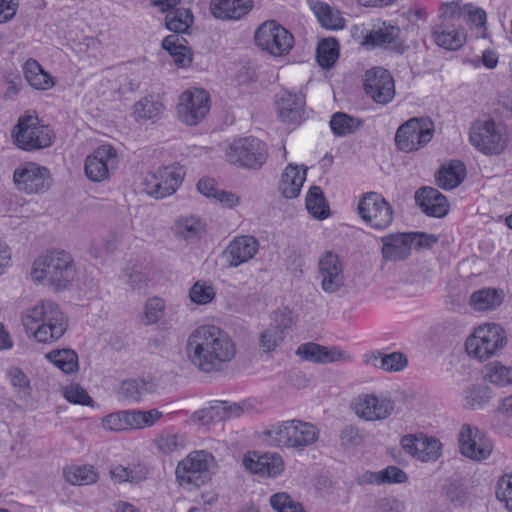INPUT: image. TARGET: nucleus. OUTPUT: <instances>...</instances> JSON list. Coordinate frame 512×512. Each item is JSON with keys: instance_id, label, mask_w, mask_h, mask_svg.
<instances>
[{"instance_id": "5", "label": "nucleus", "mask_w": 512, "mask_h": 512, "mask_svg": "<svg viewBox=\"0 0 512 512\" xmlns=\"http://www.w3.org/2000/svg\"><path fill=\"white\" fill-rule=\"evenodd\" d=\"M217 464L214 456L204 450L190 452L175 470L180 486L187 490L197 489L210 481Z\"/></svg>"}, {"instance_id": "30", "label": "nucleus", "mask_w": 512, "mask_h": 512, "mask_svg": "<svg viewBox=\"0 0 512 512\" xmlns=\"http://www.w3.org/2000/svg\"><path fill=\"white\" fill-rule=\"evenodd\" d=\"M382 255L386 261H402L411 254L410 233L391 234L382 238Z\"/></svg>"}, {"instance_id": "42", "label": "nucleus", "mask_w": 512, "mask_h": 512, "mask_svg": "<svg viewBox=\"0 0 512 512\" xmlns=\"http://www.w3.org/2000/svg\"><path fill=\"white\" fill-rule=\"evenodd\" d=\"M67 482L72 485H91L98 481V473L91 465H72L63 470Z\"/></svg>"}, {"instance_id": "45", "label": "nucleus", "mask_w": 512, "mask_h": 512, "mask_svg": "<svg viewBox=\"0 0 512 512\" xmlns=\"http://www.w3.org/2000/svg\"><path fill=\"white\" fill-rule=\"evenodd\" d=\"M306 209L317 219H325L328 217L329 208L320 187L312 186L307 192Z\"/></svg>"}, {"instance_id": "15", "label": "nucleus", "mask_w": 512, "mask_h": 512, "mask_svg": "<svg viewBox=\"0 0 512 512\" xmlns=\"http://www.w3.org/2000/svg\"><path fill=\"white\" fill-rule=\"evenodd\" d=\"M210 97L202 89L186 90L180 96L177 106L178 117L186 125L199 124L209 113Z\"/></svg>"}, {"instance_id": "18", "label": "nucleus", "mask_w": 512, "mask_h": 512, "mask_svg": "<svg viewBox=\"0 0 512 512\" xmlns=\"http://www.w3.org/2000/svg\"><path fill=\"white\" fill-rule=\"evenodd\" d=\"M318 278L324 292L333 294L345 284L344 263L333 251L324 252L318 260Z\"/></svg>"}, {"instance_id": "38", "label": "nucleus", "mask_w": 512, "mask_h": 512, "mask_svg": "<svg viewBox=\"0 0 512 512\" xmlns=\"http://www.w3.org/2000/svg\"><path fill=\"white\" fill-rule=\"evenodd\" d=\"M153 383L145 379H127L121 382L118 395L129 402H139L142 397L153 391Z\"/></svg>"}, {"instance_id": "4", "label": "nucleus", "mask_w": 512, "mask_h": 512, "mask_svg": "<svg viewBox=\"0 0 512 512\" xmlns=\"http://www.w3.org/2000/svg\"><path fill=\"white\" fill-rule=\"evenodd\" d=\"M31 277L36 282L64 289L74 277L73 259L65 251H50L34 261Z\"/></svg>"}, {"instance_id": "43", "label": "nucleus", "mask_w": 512, "mask_h": 512, "mask_svg": "<svg viewBox=\"0 0 512 512\" xmlns=\"http://www.w3.org/2000/svg\"><path fill=\"white\" fill-rule=\"evenodd\" d=\"M133 108L135 120L137 122H145L157 118L165 107L154 96H146L137 101Z\"/></svg>"}, {"instance_id": "39", "label": "nucleus", "mask_w": 512, "mask_h": 512, "mask_svg": "<svg viewBox=\"0 0 512 512\" xmlns=\"http://www.w3.org/2000/svg\"><path fill=\"white\" fill-rule=\"evenodd\" d=\"M175 233L185 240L201 238L206 231L205 222L194 215L184 216L175 222Z\"/></svg>"}, {"instance_id": "8", "label": "nucleus", "mask_w": 512, "mask_h": 512, "mask_svg": "<svg viewBox=\"0 0 512 512\" xmlns=\"http://www.w3.org/2000/svg\"><path fill=\"white\" fill-rule=\"evenodd\" d=\"M227 161L237 167L259 170L268 159L266 143L258 138L245 137L233 141L226 152Z\"/></svg>"}, {"instance_id": "27", "label": "nucleus", "mask_w": 512, "mask_h": 512, "mask_svg": "<svg viewBox=\"0 0 512 512\" xmlns=\"http://www.w3.org/2000/svg\"><path fill=\"white\" fill-rule=\"evenodd\" d=\"M275 322L259 334V346L266 353L274 351L283 341L284 330L291 323L290 312L284 310L276 313Z\"/></svg>"}, {"instance_id": "47", "label": "nucleus", "mask_w": 512, "mask_h": 512, "mask_svg": "<svg viewBox=\"0 0 512 512\" xmlns=\"http://www.w3.org/2000/svg\"><path fill=\"white\" fill-rule=\"evenodd\" d=\"M193 23V15L189 9L178 8L169 12L165 17V25L168 30L177 33L186 32Z\"/></svg>"}, {"instance_id": "32", "label": "nucleus", "mask_w": 512, "mask_h": 512, "mask_svg": "<svg viewBox=\"0 0 512 512\" xmlns=\"http://www.w3.org/2000/svg\"><path fill=\"white\" fill-rule=\"evenodd\" d=\"M305 180L306 169L300 171L298 165L289 164L284 169L279 182L281 195L286 199L298 197Z\"/></svg>"}, {"instance_id": "35", "label": "nucleus", "mask_w": 512, "mask_h": 512, "mask_svg": "<svg viewBox=\"0 0 512 512\" xmlns=\"http://www.w3.org/2000/svg\"><path fill=\"white\" fill-rule=\"evenodd\" d=\"M433 38L436 44L447 50H456L464 42V34L458 31L454 26L447 23L436 25L433 29Z\"/></svg>"}, {"instance_id": "10", "label": "nucleus", "mask_w": 512, "mask_h": 512, "mask_svg": "<svg viewBox=\"0 0 512 512\" xmlns=\"http://www.w3.org/2000/svg\"><path fill=\"white\" fill-rule=\"evenodd\" d=\"M256 45L273 56H283L290 52L294 44L293 35L276 21L261 24L254 35Z\"/></svg>"}, {"instance_id": "61", "label": "nucleus", "mask_w": 512, "mask_h": 512, "mask_svg": "<svg viewBox=\"0 0 512 512\" xmlns=\"http://www.w3.org/2000/svg\"><path fill=\"white\" fill-rule=\"evenodd\" d=\"M467 403L476 408L487 402L489 399L488 390L483 387H472L468 390Z\"/></svg>"}, {"instance_id": "16", "label": "nucleus", "mask_w": 512, "mask_h": 512, "mask_svg": "<svg viewBox=\"0 0 512 512\" xmlns=\"http://www.w3.org/2000/svg\"><path fill=\"white\" fill-rule=\"evenodd\" d=\"M458 441L461 454L474 461L487 459L493 451L491 439L469 424L462 425Z\"/></svg>"}, {"instance_id": "54", "label": "nucleus", "mask_w": 512, "mask_h": 512, "mask_svg": "<svg viewBox=\"0 0 512 512\" xmlns=\"http://www.w3.org/2000/svg\"><path fill=\"white\" fill-rule=\"evenodd\" d=\"M270 505L277 512H306L303 506L286 493H276L270 497Z\"/></svg>"}, {"instance_id": "31", "label": "nucleus", "mask_w": 512, "mask_h": 512, "mask_svg": "<svg viewBox=\"0 0 512 512\" xmlns=\"http://www.w3.org/2000/svg\"><path fill=\"white\" fill-rule=\"evenodd\" d=\"M241 411V407L235 403L229 404L228 402L220 401L215 405L195 411L192 419L198 424L205 426L217 421H223L232 416H239Z\"/></svg>"}, {"instance_id": "7", "label": "nucleus", "mask_w": 512, "mask_h": 512, "mask_svg": "<svg viewBox=\"0 0 512 512\" xmlns=\"http://www.w3.org/2000/svg\"><path fill=\"white\" fill-rule=\"evenodd\" d=\"M352 37L360 40L361 45L371 48H381L402 54L406 46L400 38L401 30L398 26L388 22H379L372 29H366L364 25H355Z\"/></svg>"}, {"instance_id": "29", "label": "nucleus", "mask_w": 512, "mask_h": 512, "mask_svg": "<svg viewBox=\"0 0 512 512\" xmlns=\"http://www.w3.org/2000/svg\"><path fill=\"white\" fill-rule=\"evenodd\" d=\"M253 7L252 0H211L210 12L220 20H239Z\"/></svg>"}, {"instance_id": "36", "label": "nucleus", "mask_w": 512, "mask_h": 512, "mask_svg": "<svg viewBox=\"0 0 512 512\" xmlns=\"http://www.w3.org/2000/svg\"><path fill=\"white\" fill-rule=\"evenodd\" d=\"M23 73L27 82L37 90H48L54 86L51 75L34 59L25 62Z\"/></svg>"}, {"instance_id": "63", "label": "nucleus", "mask_w": 512, "mask_h": 512, "mask_svg": "<svg viewBox=\"0 0 512 512\" xmlns=\"http://www.w3.org/2000/svg\"><path fill=\"white\" fill-rule=\"evenodd\" d=\"M412 237V245L415 244L417 248H430L438 242V237L434 234H427L423 232H410Z\"/></svg>"}, {"instance_id": "34", "label": "nucleus", "mask_w": 512, "mask_h": 512, "mask_svg": "<svg viewBox=\"0 0 512 512\" xmlns=\"http://www.w3.org/2000/svg\"><path fill=\"white\" fill-rule=\"evenodd\" d=\"M503 292L495 288H481L470 295L469 304L476 311L494 310L503 302Z\"/></svg>"}, {"instance_id": "60", "label": "nucleus", "mask_w": 512, "mask_h": 512, "mask_svg": "<svg viewBox=\"0 0 512 512\" xmlns=\"http://www.w3.org/2000/svg\"><path fill=\"white\" fill-rule=\"evenodd\" d=\"M340 441L341 445L346 448L355 447L362 443V437L357 428L347 426L341 431Z\"/></svg>"}, {"instance_id": "3", "label": "nucleus", "mask_w": 512, "mask_h": 512, "mask_svg": "<svg viewBox=\"0 0 512 512\" xmlns=\"http://www.w3.org/2000/svg\"><path fill=\"white\" fill-rule=\"evenodd\" d=\"M319 430L311 423L299 419L277 422L262 432L263 440L270 446L303 450L314 444Z\"/></svg>"}, {"instance_id": "44", "label": "nucleus", "mask_w": 512, "mask_h": 512, "mask_svg": "<svg viewBox=\"0 0 512 512\" xmlns=\"http://www.w3.org/2000/svg\"><path fill=\"white\" fill-rule=\"evenodd\" d=\"M110 476L116 483H138L146 478L147 469L140 464L132 467L116 465L110 469Z\"/></svg>"}, {"instance_id": "6", "label": "nucleus", "mask_w": 512, "mask_h": 512, "mask_svg": "<svg viewBox=\"0 0 512 512\" xmlns=\"http://www.w3.org/2000/svg\"><path fill=\"white\" fill-rule=\"evenodd\" d=\"M13 136L17 147L25 151L49 147L54 139L52 129L42 124L35 112H28L19 117Z\"/></svg>"}, {"instance_id": "12", "label": "nucleus", "mask_w": 512, "mask_h": 512, "mask_svg": "<svg viewBox=\"0 0 512 512\" xmlns=\"http://www.w3.org/2000/svg\"><path fill=\"white\" fill-rule=\"evenodd\" d=\"M357 211L361 219L373 229H386L393 221L392 206L377 192L364 193L358 202Z\"/></svg>"}, {"instance_id": "56", "label": "nucleus", "mask_w": 512, "mask_h": 512, "mask_svg": "<svg viewBox=\"0 0 512 512\" xmlns=\"http://www.w3.org/2000/svg\"><path fill=\"white\" fill-rule=\"evenodd\" d=\"M408 365L407 356L402 352H392L384 354L381 360L380 368L387 372H398Z\"/></svg>"}, {"instance_id": "22", "label": "nucleus", "mask_w": 512, "mask_h": 512, "mask_svg": "<svg viewBox=\"0 0 512 512\" xmlns=\"http://www.w3.org/2000/svg\"><path fill=\"white\" fill-rule=\"evenodd\" d=\"M117 157L116 150L111 145H101L85 160V174L94 182H101L109 176V165Z\"/></svg>"}, {"instance_id": "52", "label": "nucleus", "mask_w": 512, "mask_h": 512, "mask_svg": "<svg viewBox=\"0 0 512 512\" xmlns=\"http://www.w3.org/2000/svg\"><path fill=\"white\" fill-rule=\"evenodd\" d=\"M486 378L497 386L512 384V367L504 366L499 362L492 363L488 367Z\"/></svg>"}, {"instance_id": "25", "label": "nucleus", "mask_w": 512, "mask_h": 512, "mask_svg": "<svg viewBox=\"0 0 512 512\" xmlns=\"http://www.w3.org/2000/svg\"><path fill=\"white\" fill-rule=\"evenodd\" d=\"M415 200L428 216L442 218L449 211L446 197L433 187H422L415 194Z\"/></svg>"}, {"instance_id": "57", "label": "nucleus", "mask_w": 512, "mask_h": 512, "mask_svg": "<svg viewBox=\"0 0 512 512\" xmlns=\"http://www.w3.org/2000/svg\"><path fill=\"white\" fill-rule=\"evenodd\" d=\"M102 427L111 432H121L127 430L125 411H117L103 417Z\"/></svg>"}, {"instance_id": "19", "label": "nucleus", "mask_w": 512, "mask_h": 512, "mask_svg": "<svg viewBox=\"0 0 512 512\" xmlns=\"http://www.w3.org/2000/svg\"><path fill=\"white\" fill-rule=\"evenodd\" d=\"M355 414L366 421L384 420L394 411V402L387 397L360 394L351 403Z\"/></svg>"}, {"instance_id": "40", "label": "nucleus", "mask_w": 512, "mask_h": 512, "mask_svg": "<svg viewBox=\"0 0 512 512\" xmlns=\"http://www.w3.org/2000/svg\"><path fill=\"white\" fill-rule=\"evenodd\" d=\"M314 14L316 15L320 25L328 30H340L345 26V19L342 17L340 11L332 8L324 2H316L313 6Z\"/></svg>"}, {"instance_id": "46", "label": "nucleus", "mask_w": 512, "mask_h": 512, "mask_svg": "<svg viewBox=\"0 0 512 512\" xmlns=\"http://www.w3.org/2000/svg\"><path fill=\"white\" fill-rule=\"evenodd\" d=\"M339 57V43L336 38L321 40L317 47V60L321 67H332Z\"/></svg>"}, {"instance_id": "37", "label": "nucleus", "mask_w": 512, "mask_h": 512, "mask_svg": "<svg viewBox=\"0 0 512 512\" xmlns=\"http://www.w3.org/2000/svg\"><path fill=\"white\" fill-rule=\"evenodd\" d=\"M185 39L177 34L166 36L162 41V47L172 56L175 64L185 67L192 61L190 50L184 45Z\"/></svg>"}, {"instance_id": "1", "label": "nucleus", "mask_w": 512, "mask_h": 512, "mask_svg": "<svg viewBox=\"0 0 512 512\" xmlns=\"http://www.w3.org/2000/svg\"><path fill=\"white\" fill-rule=\"evenodd\" d=\"M185 352L199 371L216 373L235 358L237 350L226 331L215 325H201L188 336Z\"/></svg>"}, {"instance_id": "49", "label": "nucleus", "mask_w": 512, "mask_h": 512, "mask_svg": "<svg viewBox=\"0 0 512 512\" xmlns=\"http://www.w3.org/2000/svg\"><path fill=\"white\" fill-rule=\"evenodd\" d=\"M362 122L346 113L337 112L330 120V127L336 136H346L359 129Z\"/></svg>"}, {"instance_id": "2", "label": "nucleus", "mask_w": 512, "mask_h": 512, "mask_svg": "<svg viewBox=\"0 0 512 512\" xmlns=\"http://www.w3.org/2000/svg\"><path fill=\"white\" fill-rule=\"evenodd\" d=\"M28 338L42 344H52L66 333L67 315L52 301H41L25 309L21 316Z\"/></svg>"}, {"instance_id": "41", "label": "nucleus", "mask_w": 512, "mask_h": 512, "mask_svg": "<svg viewBox=\"0 0 512 512\" xmlns=\"http://www.w3.org/2000/svg\"><path fill=\"white\" fill-rule=\"evenodd\" d=\"M163 413L157 409L150 410H125L127 430L143 429L153 426Z\"/></svg>"}, {"instance_id": "17", "label": "nucleus", "mask_w": 512, "mask_h": 512, "mask_svg": "<svg viewBox=\"0 0 512 512\" xmlns=\"http://www.w3.org/2000/svg\"><path fill=\"white\" fill-rule=\"evenodd\" d=\"M363 87L366 95L378 104H388L395 96L394 79L382 67H374L365 72Z\"/></svg>"}, {"instance_id": "24", "label": "nucleus", "mask_w": 512, "mask_h": 512, "mask_svg": "<svg viewBox=\"0 0 512 512\" xmlns=\"http://www.w3.org/2000/svg\"><path fill=\"white\" fill-rule=\"evenodd\" d=\"M243 466L252 474L276 477L283 470V460L277 453L259 454L253 451L244 456Z\"/></svg>"}, {"instance_id": "26", "label": "nucleus", "mask_w": 512, "mask_h": 512, "mask_svg": "<svg viewBox=\"0 0 512 512\" xmlns=\"http://www.w3.org/2000/svg\"><path fill=\"white\" fill-rule=\"evenodd\" d=\"M276 104L279 117L283 122L288 124L300 122L305 106L303 94L283 91L278 94Z\"/></svg>"}, {"instance_id": "55", "label": "nucleus", "mask_w": 512, "mask_h": 512, "mask_svg": "<svg viewBox=\"0 0 512 512\" xmlns=\"http://www.w3.org/2000/svg\"><path fill=\"white\" fill-rule=\"evenodd\" d=\"M496 497L504 503L507 510L512 512V473L506 474L498 480Z\"/></svg>"}, {"instance_id": "58", "label": "nucleus", "mask_w": 512, "mask_h": 512, "mask_svg": "<svg viewBox=\"0 0 512 512\" xmlns=\"http://www.w3.org/2000/svg\"><path fill=\"white\" fill-rule=\"evenodd\" d=\"M64 397L67 401L74 404L91 405L93 402L87 391L78 384L67 386L64 390Z\"/></svg>"}, {"instance_id": "13", "label": "nucleus", "mask_w": 512, "mask_h": 512, "mask_svg": "<svg viewBox=\"0 0 512 512\" xmlns=\"http://www.w3.org/2000/svg\"><path fill=\"white\" fill-rule=\"evenodd\" d=\"M469 138L471 144L484 154H499L505 148L502 128L492 119L475 121Z\"/></svg>"}, {"instance_id": "11", "label": "nucleus", "mask_w": 512, "mask_h": 512, "mask_svg": "<svg viewBox=\"0 0 512 512\" xmlns=\"http://www.w3.org/2000/svg\"><path fill=\"white\" fill-rule=\"evenodd\" d=\"M434 133L432 122L422 118H412L396 131L395 144L400 151L410 153L426 146Z\"/></svg>"}, {"instance_id": "20", "label": "nucleus", "mask_w": 512, "mask_h": 512, "mask_svg": "<svg viewBox=\"0 0 512 512\" xmlns=\"http://www.w3.org/2000/svg\"><path fill=\"white\" fill-rule=\"evenodd\" d=\"M182 179V174L176 168L163 167L145 177L144 190L148 195L162 199L173 194L182 183Z\"/></svg>"}, {"instance_id": "48", "label": "nucleus", "mask_w": 512, "mask_h": 512, "mask_svg": "<svg viewBox=\"0 0 512 512\" xmlns=\"http://www.w3.org/2000/svg\"><path fill=\"white\" fill-rule=\"evenodd\" d=\"M46 357L66 374L73 373L78 369V356L71 349L53 350Z\"/></svg>"}, {"instance_id": "21", "label": "nucleus", "mask_w": 512, "mask_h": 512, "mask_svg": "<svg viewBox=\"0 0 512 512\" xmlns=\"http://www.w3.org/2000/svg\"><path fill=\"white\" fill-rule=\"evenodd\" d=\"M401 446L406 453L422 462L436 461L441 456V442L423 433L403 436Z\"/></svg>"}, {"instance_id": "53", "label": "nucleus", "mask_w": 512, "mask_h": 512, "mask_svg": "<svg viewBox=\"0 0 512 512\" xmlns=\"http://www.w3.org/2000/svg\"><path fill=\"white\" fill-rule=\"evenodd\" d=\"M215 295L213 285L204 281H197L189 291L191 301L199 305L210 303Z\"/></svg>"}, {"instance_id": "23", "label": "nucleus", "mask_w": 512, "mask_h": 512, "mask_svg": "<svg viewBox=\"0 0 512 512\" xmlns=\"http://www.w3.org/2000/svg\"><path fill=\"white\" fill-rule=\"evenodd\" d=\"M258 250L259 242L254 236H237L226 247L224 257L228 267H238L253 259Z\"/></svg>"}, {"instance_id": "51", "label": "nucleus", "mask_w": 512, "mask_h": 512, "mask_svg": "<svg viewBox=\"0 0 512 512\" xmlns=\"http://www.w3.org/2000/svg\"><path fill=\"white\" fill-rule=\"evenodd\" d=\"M165 313V302L162 298H149L144 306L142 322L145 325H153L157 323Z\"/></svg>"}, {"instance_id": "14", "label": "nucleus", "mask_w": 512, "mask_h": 512, "mask_svg": "<svg viewBox=\"0 0 512 512\" xmlns=\"http://www.w3.org/2000/svg\"><path fill=\"white\" fill-rule=\"evenodd\" d=\"M13 179L17 189L27 194L45 193L52 184L48 168L34 162L19 165L14 171Z\"/></svg>"}, {"instance_id": "64", "label": "nucleus", "mask_w": 512, "mask_h": 512, "mask_svg": "<svg viewBox=\"0 0 512 512\" xmlns=\"http://www.w3.org/2000/svg\"><path fill=\"white\" fill-rule=\"evenodd\" d=\"M380 512H403V503L393 497L383 498L378 502Z\"/></svg>"}, {"instance_id": "33", "label": "nucleus", "mask_w": 512, "mask_h": 512, "mask_svg": "<svg viewBox=\"0 0 512 512\" xmlns=\"http://www.w3.org/2000/svg\"><path fill=\"white\" fill-rule=\"evenodd\" d=\"M466 168L461 161L453 160L443 165L436 176L437 185L446 190L456 188L465 178Z\"/></svg>"}, {"instance_id": "62", "label": "nucleus", "mask_w": 512, "mask_h": 512, "mask_svg": "<svg viewBox=\"0 0 512 512\" xmlns=\"http://www.w3.org/2000/svg\"><path fill=\"white\" fill-rule=\"evenodd\" d=\"M19 0H0V23L9 22L18 10Z\"/></svg>"}, {"instance_id": "28", "label": "nucleus", "mask_w": 512, "mask_h": 512, "mask_svg": "<svg viewBox=\"0 0 512 512\" xmlns=\"http://www.w3.org/2000/svg\"><path fill=\"white\" fill-rule=\"evenodd\" d=\"M296 354L306 361L314 363H333L346 359V354L337 347H326L316 343H305L300 345Z\"/></svg>"}, {"instance_id": "9", "label": "nucleus", "mask_w": 512, "mask_h": 512, "mask_svg": "<svg viewBox=\"0 0 512 512\" xmlns=\"http://www.w3.org/2000/svg\"><path fill=\"white\" fill-rule=\"evenodd\" d=\"M506 344V337L502 327L495 323H488L477 327L474 333L466 340L465 347L469 355L479 360H486L494 356Z\"/></svg>"}, {"instance_id": "50", "label": "nucleus", "mask_w": 512, "mask_h": 512, "mask_svg": "<svg viewBox=\"0 0 512 512\" xmlns=\"http://www.w3.org/2000/svg\"><path fill=\"white\" fill-rule=\"evenodd\" d=\"M155 444L160 452L171 454L186 446V437L184 434L163 431L155 439Z\"/></svg>"}, {"instance_id": "59", "label": "nucleus", "mask_w": 512, "mask_h": 512, "mask_svg": "<svg viewBox=\"0 0 512 512\" xmlns=\"http://www.w3.org/2000/svg\"><path fill=\"white\" fill-rule=\"evenodd\" d=\"M407 479V474L397 466H388L376 474L380 483H404Z\"/></svg>"}]
</instances>
